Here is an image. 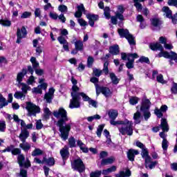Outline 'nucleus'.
<instances>
[{
	"mask_svg": "<svg viewBox=\"0 0 177 177\" xmlns=\"http://www.w3.org/2000/svg\"><path fill=\"white\" fill-rule=\"evenodd\" d=\"M44 164H47L48 167H52L55 165V158H49L48 159L46 158Z\"/></svg>",
	"mask_w": 177,
	"mask_h": 177,
	"instance_id": "49530a36",
	"label": "nucleus"
},
{
	"mask_svg": "<svg viewBox=\"0 0 177 177\" xmlns=\"http://www.w3.org/2000/svg\"><path fill=\"white\" fill-rule=\"evenodd\" d=\"M27 35V30L26 27L22 26V28H18L17 30V44H20L23 38H26Z\"/></svg>",
	"mask_w": 177,
	"mask_h": 177,
	"instance_id": "f8f14e48",
	"label": "nucleus"
},
{
	"mask_svg": "<svg viewBox=\"0 0 177 177\" xmlns=\"http://www.w3.org/2000/svg\"><path fill=\"white\" fill-rule=\"evenodd\" d=\"M136 19L137 21H139V23H140V28H145L146 27V22H145V19L143 18V16L139 15L137 16Z\"/></svg>",
	"mask_w": 177,
	"mask_h": 177,
	"instance_id": "2f4dec72",
	"label": "nucleus"
},
{
	"mask_svg": "<svg viewBox=\"0 0 177 177\" xmlns=\"http://www.w3.org/2000/svg\"><path fill=\"white\" fill-rule=\"evenodd\" d=\"M102 71L97 68L93 69V74L95 77H99L100 75H102Z\"/></svg>",
	"mask_w": 177,
	"mask_h": 177,
	"instance_id": "69168bd1",
	"label": "nucleus"
},
{
	"mask_svg": "<svg viewBox=\"0 0 177 177\" xmlns=\"http://www.w3.org/2000/svg\"><path fill=\"white\" fill-rule=\"evenodd\" d=\"M44 128V124H42V121L41 120H37L36 122V129L39 130Z\"/></svg>",
	"mask_w": 177,
	"mask_h": 177,
	"instance_id": "4d7b16f0",
	"label": "nucleus"
},
{
	"mask_svg": "<svg viewBox=\"0 0 177 177\" xmlns=\"http://www.w3.org/2000/svg\"><path fill=\"white\" fill-rule=\"evenodd\" d=\"M26 109L28 111V117H32V115L35 117L37 114L41 113V109L39 108V106L35 105V104L30 102H26Z\"/></svg>",
	"mask_w": 177,
	"mask_h": 177,
	"instance_id": "39448f33",
	"label": "nucleus"
},
{
	"mask_svg": "<svg viewBox=\"0 0 177 177\" xmlns=\"http://www.w3.org/2000/svg\"><path fill=\"white\" fill-rule=\"evenodd\" d=\"M19 85H21L22 86L21 89L23 93L27 94V91H30L29 86L24 83H21V84H19Z\"/></svg>",
	"mask_w": 177,
	"mask_h": 177,
	"instance_id": "09e8293b",
	"label": "nucleus"
},
{
	"mask_svg": "<svg viewBox=\"0 0 177 177\" xmlns=\"http://www.w3.org/2000/svg\"><path fill=\"white\" fill-rule=\"evenodd\" d=\"M123 122L124 123L121 124L122 126L118 127L119 132L123 136L128 135V136H132L133 133L132 122L125 120Z\"/></svg>",
	"mask_w": 177,
	"mask_h": 177,
	"instance_id": "20e7f679",
	"label": "nucleus"
},
{
	"mask_svg": "<svg viewBox=\"0 0 177 177\" xmlns=\"http://www.w3.org/2000/svg\"><path fill=\"white\" fill-rule=\"evenodd\" d=\"M124 12H125V8H124V6L120 5L118 6V10L115 12V15L120 21H124Z\"/></svg>",
	"mask_w": 177,
	"mask_h": 177,
	"instance_id": "4468645a",
	"label": "nucleus"
},
{
	"mask_svg": "<svg viewBox=\"0 0 177 177\" xmlns=\"http://www.w3.org/2000/svg\"><path fill=\"white\" fill-rule=\"evenodd\" d=\"M12 154H13V156H17L18 154L17 161L20 168H23V167H24V168H29V167H31L30 160L27 159L26 161L24 162L26 157L21 153V149L19 148L12 149Z\"/></svg>",
	"mask_w": 177,
	"mask_h": 177,
	"instance_id": "7ed1b4c3",
	"label": "nucleus"
},
{
	"mask_svg": "<svg viewBox=\"0 0 177 177\" xmlns=\"http://www.w3.org/2000/svg\"><path fill=\"white\" fill-rule=\"evenodd\" d=\"M75 48L76 50H82L84 49V43L81 40H77L75 42Z\"/></svg>",
	"mask_w": 177,
	"mask_h": 177,
	"instance_id": "c9c22d12",
	"label": "nucleus"
},
{
	"mask_svg": "<svg viewBox=\"0 0 177 177\" xmlns=\"http://www.w3.org/2000/svg\"><path fill=\"white\" fill-rule=\"evenodd\" d=\"M138 62L140 63H147L149 64L150 63V60L149 59V58L146 57H141L139 59Z\"/></svg>",
	"mask_w": 177,
	"mask_h": 177,
	"instance_id": "13d9d810",
	"label": "nucleus"
},
{
	"mask_svg": "<svg viewBox=\"0 0 177 177\" xmlns=\"http://www.w3.org/2000/svg\"><path fill=\"white\" fill-rule=\"evenodd\" d=\"M27 74V70L23 69L21 72L17 74V81L19 82V84H21V81H23V78L24 77V75Z\"/></svg>",
	"mask_w": 177,
	"mask_h": 177,
	"instance_id": "cd10ccee",
	"label": "nucleus"
},
{
	"mask_svg": "<svg viewBox=\"0 0 177 177\" xmlns=\"http://www.w3.org/2000/svg\"><path fill=\"white\" fill-rule=\"evenodd\" d=\"M141 156L142 158L145 159V162H149V161L151 160V157L149 156V151L147 150V148L142 149Z\"/></svg>",
	"mask_w": 177,
	"mask_h": 177,
	"instance_id": "6ab92c4d",
	"label": "nucleus"
},
{
	"mask_svg": "<svg viewBox=\"0 0 177 177\" xmlns=\"http://www.w3.org/2000/svg\"><path fill=\"white\" fill-rule=\"evenodd\" d=\"M77 8V11L75 12V17L80 19L82 16V12H85V7H84V4H80Z\"/></svg>",
	"mask_w": 177,
	"mask_h": 177,
	"instance_id": "a211bd4d",
	"label": "nucleus"
},
{
	"mask_svg": "<svg viewBox=\"0 0 177 177\" xmlns=\"http://www.w3.org/2000/svg\"><path fill=\"white\" fill-rule=\"evenodd\" d=\"M60 154L63 158V160H67L68 158V147L67 146H65L63 149L60 150Z\"/></svg>",
	"mask_w": 177,
	"mask_h": 177,
	"instance_id": "b1692460",
	"label": "nucleus"
},
{
	"mask_svg": "<svg viewBox=\"0 0 177 177\" xmlns=\"http://www.w3.org/2000/svg\"><path fill=\"white\" fill-rule=\"evenodd\" d=\"M19 147L22 149L24 151H28V150L31 149V145H30L28 142H26L25 141L24 142L19 144Z\"/></svg>",
	"mask_w": 177,
	"mask_h": 177,
	"instance_id": "7c9ffc66",
	"label": "nucleus"
},
{
	"mask_svg": "<svg viewBox=\"0 0 177 177\" xmlns=\"http://www.w3.org/2000/svg\"><path fill=\"white\" fill-rule=\"evenodd\" d=\"M162 12H164V15H165L166 17H167L168 19H171V17H172V11L169 10L168 7H163Z\"/></svg>",
	"mask_w": 177,
	"mask_h": 177,
	"instance_id": "f704fd0d",
	"label": "nucleus"
},
{
	"mask_svg": "<svg viewBox=\"0 0 177 177\" xmlns=\"http://www.w3.org/2000/svg\"><path fill=\"white\" fill-rule=\"evenodd\" d=\"M146 0H133L134 6L136 8L138 12H142V9H143V6L140 3V2H145Z\"/></svg>",
	"mask_w": 177,
	"mask_h": 177,
	"instance_id": "bb28decb",
	"label": "nucleus"
},
{
	"mask_svg": "<svg viewBox=\"0 0 177 177\" xmlns=\"http://www.w3.org/2000/svg\"><path fill=\"white\" fill-rule=\"evenodd\" d=\"M162 147L163 150H167L168 149V140H163L162 142Z\"/></svg>",
	"mask_w": 177,
	"mask_h": 177,
	"instance_id": "e2e57ef3",
	"label": "nucleus"
},
{
	"mask_svg": "<svg viewBox=\"0 0 177 177\" xmlns=\"http://www.w3.org/2000/svg\"><path fill=\"white\" fill-rule=\"evenodd\" d=\"M95 89L97 96H99L100 93H102V95L105 97H109V96H111V91H110V88L107 87H100L99 86H96Z\"/></svg>",
	"mask_w": 177,
	"mask_h": 177,
	"instance_id": "9b49d317",
	"label": "nucleus"
},
{
	"mask_svg": "<svg viewBox=\"0 0 177 177\" xmlns=\"http://www.w3.org/2000/svg\"><path fill=\"white\" fill-rule=\"evenodd\" d=\"M150 100H143L142 106L140 107V110L143 113L144 118L146 120H147V119L151 115V113H150V111H149V109H150Z\"/></svg>",
	"mask_w": 177,
	"mask_h": 177,
	"instance_id": "1a4fd4ad",
	"label": "nucleus"
},
{
	"mask_svg": "<svg viewBox=\"0 0 177 177\" xmlns=\"http://www.w3.org/2000/svg\"><path fill=\"white\" fill-rule=\"evenodd\" d=\"M110 78L113 84H114L115 85H117V84L120 82V80L118 79V77H117V76H115V74L113 73H110Z\"/></svg>",
	"mask_w": 177,
	"mask_h": 177,
	"instance_id": "37998d69",
	"label": "nucleus"
},
{
	"mask_svg": "<svg viewBox=\"0 0 177 177\" xmlns=\"http://www.w3.org/2000/svg\"><path fill=\"white\" fill-rule=\"evenodd\" d=\"M53 115L55 118H59L57 125L59 128L60 137L63 140H67L68 139V133L71 131V125H73V123H68L64 126V122H67L69 120L68 116H67V111L64 108H59V110L53 112Z\"/></svg>",
	"mask_w": 177,
	"mask_h": 177,
	"instance_id": "f257e3e1",
	"label": "nucleus"
},
{
	"mask_svg": "<svg viewBox=\"0 0 177 177\" xmlns=\"http://www.w3.org/2000/svg\"><path fill=\"white\" fill-rule=\"evenodd\" d=\"M168 110V106L167 105H162L160 109L156 108L154 110V114L157 115L158 118H161L163 114L162 113H165Z\"/></svg>",
	"mask_w": 177,
	"mask_h": 177,
	"instance_id": "2eb2a0df",
	"label": "nucleus"
},
{
	"mask_svg": "<svg viewBox=\"0 0 177 177\" xmlns=\"http://www.w3.org/2000/svg\"><path fill=\"white\" fill-rule=\"evenodd\" d=\"M171 92L172 93L176 94L177 93V84L173 83V86H171Z\"/></svg>",
	"mask_w": 177,
	"mask_h": 177,
	"instance_id": "774afa93",
	"label": "nucleus"
},
{
	"mask_svg": "<svg viewBox=\"0 0 177 177\" xmlns=\"http://www.w3.org/2000/svg\"><path fill=\"white\" fill-rule=\"evenodd\" d=\"M14 97H15V99H21L22 100H24V98L26 97V95H24V93L23 92L17 91L14 94Z\"/></svg>",
	"mask_w": 177,
	"mask_h": 177,
	"instance_id": "79ce46f5",
	"label": "nucleus"
},
{
	"mask_svg": "<svg viewBox=\"0 0 177 177\" xmlns=\"http://www.w3.org/2000/svg\"><path fill=\"white\" fill-rule=\"evenodd\" d=\"M117 171V166H112L106 169L102 170V175H109L111 172H115Z\"/></svg>",
	"mask_w": 177,
	"mask_h": 177,
	"instance_id": "c756f323",
	"label": "nucleus"
},
{
	"mask_svg": "<svg viewBox=\"0 0 177 177\" xmlns=\"http://www.w3.org/2000/svg\"><path fill=\"white\" fill-rule=\"evenodd\" d=\"M109 53H111V55H117L120 53V47L118 45H114L109 48Z\"/></svg>",
	"mask_w": 177,
	"mask_h": 177,
	"instance_id": "a878e982",
	"label": "nucleus"
},
{
	"mask_svg": "<svg viewBox=\"0 0 177 177\" xmlns=\"http://www.w3.org/2000/svg\"><path fill=\"white\" fill-rule=\"evenodd\" d=\"M157 165V162H152L151 161V158L148 162H145V167L146 168H149V169H153L154 167Z\"/></svg>",
	"mask_w": 177,
	"mask_h": 177,
	"instance_id": "58836bf2",
	"label": "nucleus"
},
{
	"mask_svg": "<svg viewBox=\"0 0 177 177\" xmlns=\"http://www.w3.org/2000/svg\"><path fill=\"white\" fill-rule=\"evenodd\" d=\"M104 15L106 19H107L108 20L110 19V18L111 17L110 15V8L105 7V8H104Z\"/></svg>",
	"mask_w": 177,
	"mask_h": 177,
	"instance_id": "3c124183",
	"label": "nucleus"
},
{
	"mask_svg": "<svg viewBox=\"0 0 177 177\" xmlns=\"http://www.w3.org/2000/svg\"><path fill=\"white\" fill-rule=\"evenodd\" d=\"M104 128V124L98 126V128L97 129V132H96V134L98 136V138H100V136H102V132H103Z\"/></svg>",
	"mask_w": 177,
	"mask_h": 177,
	"instance_id": "603ef678",
	"label": "nucleus"
},
{
	"mask_svg": "<svg viewBox=\"0 0 177 177\" xmlns=\"http://www.w3.org/2000/svg\"><path fill=\"white\" fill-rule=\"evenodd\" d=\"M55 93V88H50L48 93H46L44 95V99L47 103H52V99H53V94Z\"/></svg>",
	"mask_w": 177,
	"mask_h": 177,
	"instance_id": "f3484780",
	"label": "nucleus"
},
{
	"mask_svg": "<svg viewBox=\"0 0 177 177\" xmlns=\"http://www.w3.org/2000/svg\"><path fill=\"white\" fill-rule=\"evenodd\" d=\"M102 174V171H93L90 174V177H99Z\"/></svg>",
	"mask_w": 177,
	"mask_h": 177,
	"instance_id": "680f3d73",
	"label": "nucleus"
},
{
	"mask_svg": "<svg viewBox=\"0 0 177 177\" xmlns=\"http://www.w3.org/2000/svg\"><path fill=\"white\" fill-rule=\"evenodd\" d=\"M44 154V151L39 148H35L32 152V157H38V156H42Z\"/></svg>",
	"mask_w": 177,
	"mask_h": 177,
	"instance_id": "4c0bfd02",
	"label": "nucleus"
},
{
	"mask_svg": "<svg viewBox=\"0 0 177 177\" xmlns=\"http://www.w3.org/2000/svg\"><path fill=\"white\" fill-rule=\"evenodd\" d=\"M131 173L129 169L126 170V171H120L119 173L115 174V177H129Z\"/></svg>",
	"mask_w": 177,
	"mask_h": 177,
	"instance_id": "393cba45",
	"label": "nucleus"
},
{
	"mask_svg": "<svg viewBox=\"0 0 177 177\" xmlns=\"http://www.w3.org/2000/svg\"><path fill=\"white\" fill-rule=\"evenodd\" d=\"M57 41L59 42L61 45H63L67 42V40L64 37H63V36L58 37Z\"/></svg>",
	"mask_w": 177,
	"mask_h": 177,
	"instance_id": "052dcab7",
	"label": "nucleus"
},
{
	"mask_svg": "<svg viewBox=\"0 0 177 177\" xmlns=\"http://www.w3.org/2000/svg\"><path fill=\"white\" fill-rule=\"evenodd\" d=\"M139 56L136 53L133 54H128L125 53H121V59L122 60H127V62L126 63L127 67H133V63H135V59H138Z\"/></svg>",
	"mask_w": 177,
	"mask_h": 177,
	"instance_id": "423d86ee",
	"label": "nucleus"
},
{
	"mask_svg": "<svg viewBox=\"0 0 177 177\" xmlns=\"http://www.w3.org/2000/svg\"><path fill=\"white\" fill-rule=\"evenodd\" d=\"M72 99L70 101L69 109H79L81 104L80 103V92H71Z\"/></svg>",
	"mask_w": 177,
	"mask_h": 177,
	"instance_id": "6e6552de",
	"label": "nucleus"
},
{
	"mask_svg": "<svg viewBox=\"0 0 177 177\" xmlns=\"http://www.w3.org/2000/svg\"><path fill=\"white\" fill-rule=\"evenodd\" d=\"M139 154V151L133 149H131L127 152V158L129 161H135V156Z\"/></svg>",
	"mask_w": 177,
	"mask_h": 177,
	"instance_id": "dca6fc26",
	"label": "nucleus"
},
{
	"mask_svg": "<svg viewBox=\"0 0 177 177\" xmlns=\"http://www.w3.org/2000/svg\"><path fill=\"white\" fill-rule=\"evenodd\" d=\"M119 35L121 38H125L127 39L129 45H135V38L131 34L127 29L120 28L118 30Z\"/></svg>",
	"mask_w": 177,
	"mask_h": 177,
	"instance_id": "0eeeda50",
	"label": "nucleus"
},
{
	"mask_svg": "<svg viewBox=\"0 0 177 177\" xmlns=\"http://www.w3.org/2000/svg\"><path fill=\"white\" fill-rule=\"evenodd\" d=\"M39 88L40 89H43L44 91H46V88H48V83L45 82V79L44 78H39Z\"/></svg>",
	"mask_w": 177,
	"mask_h": 177,
	"instance_id": "c85d7f7f",
	"label": "nucleus"
},
{
	"mask_svg": "<svg viewBox=\"0 0 177 177\" xmlns=\"http://www.w3.org/2000/svg\"><path fill=\"white\" fill-rule=\"evenodd\" d=\"M160 127L163 132H168V131H169V126L168 125V122H167V119L165 118H162Z\"/></svg>",
	"mask_w": 177,
	"mask_h": 177,
	"instance_id": "aec40b11",
	"label": "nucleus"
},
{
	"mask_svg": "<svg viewBox=\"0 0 177 177\" xmlns=\"http://www.w3.org/2000/svg\"><path fill=\"white\" fill-rule=\"evenodd\" d=\"M50 114L52 113L50 112V110H49V108H44V116L43 118L44 120H49V117H50Z\"/></svg>",
	"mask_w": 177,
	"mask_h": 177,
	"instance_id": "ea45409f",
	"label": "nucleus"
},
{
	"mask_svg": "<svg viewBox=\"0 0 177 177\" xmlns=\"http://www.w3.org/2000/svg\"><path fill=\"white\" fill-rule=\"evenodd\" d=\"M58 10H59V12H61V13H66V12H67V10H68V8H67L66 6L60 5L58 7Z\"/></svg>",
	"mask_w": 177,
	"mask_h": 177,
	"instance_id": "5fc2aeb1",
	"label": "nucleus"
},
{
	"mask_svg": "<svg viewBox=\"0 0 177 177\" xmlns=\"http://www.w3.org/2000/svg\"><path fill=\"white\" fill-rule=\"evenodd\" d=\"M71 82L73 84L72 86V92H80V88L77 87V80H75L74 77L71 78Z\"/></svg>",
	"mask_w": 177,
	"mask_h": 177,
	"instance_id": "473e14b6",
	"label": "nucleus"
},
{
	"mask_svg": "<svg viewBox=\"0 0 177 177\" xmlns=\"http://www.w3.org/2000/svg\"><path fill=\"white\" fill-rule=\"evenodd\" d=\"M77 145L80 147V149L82 151L83 153H88V148L85 147V144L82 142L81 140H77Z\"/></svg>",
	"mask_w": 177,
	"mask_h": 177,
	"instance_id": "72a5a7b5",
	"label": "nucleus"
},
{
	"mask_svg": "<svg viewBox=\"0 0 177 177\" xmlns=\"http://www.w3.org/2000/svg\"><path fill=\"white\" fill-rule=\"evenodd\" d=\"M139 102V98L137 97H131L129 99V103L131 104V106H135V104H138V102Z\"/></svg>",
	"mask_w": 177,
	"mask_h": 177,
	"instance_id": "8fccbe9b",
	"label": "nucleus"
},
{
	"mask_svg": "<svg viewBox=\"0 0 177 177\" xmlns=\"http://www.w3.org/2000/svg\"><path fill=\"white\" fill-rule=\"evenodd\" d=\"M159 84H167V82L164 80V76L162 74H158V71H152V80H156Z\"/></svg>",
	"mask_w": 177,
	"mask_h": 177,
	"instance_id": "ddd939ff",
	"label": "nucleus"
},
{
	"mask_svg": "<svg viewBox=\"0 0 177 177\" xmlns=\"http://www.w3.org/2000/svg\"><path fill=\"white\" fill-rule=\"evenodd\" d=\"M107 114L110 120H115L118 117V111L115 109H110L107 111Z\"/></svg>",
	"mask_w": 177,
	"mask_h": 177,
	"instance_id": "5701e85b",
	"label": "nucleus"
},
{
	"mask_svg": "<svg viewBox=\"0 0 177 177\" xmlns=\"http://www.w3.org/2000/svg\"><path fill=\"white\" fill-rule=\"evenodd\" d=\"M151 50H160V53L158 55L159 57H165V59H169L170 60H174L177 63V54L174 51L169 53L164 50V47L160 43H152L149 45Z\"/></svg>",
	"mask_w": 177,
	"mask_h": 177,
	"instance_id": "f03ea898",
	"label": "nucleus"
},
{
	"mask_svg": "<svg viewBox=\"0 0 177 177\" xmlns=\"http://www.w3.org/2000/svg\"><path fill=\"white\" fill-rule=\"evenodd\" d=\"M133 120L135 124H140V112H139V111L134 113Z\"/></svg>",
	"mask_w": 177,
	"mask_h": 177,
	"instance_id": "a18cd8bd",
	"label": "nucleus"
},
{
	"mask_svg": "<svg viewBox=\"0 0 177 177\" xmlns=\"http://www.w3.org/2000/svg\"><path fill=\"white\" fill-rule=\"evenodd\" d=\"M28 17H31V12H30L26 11L21 15V19H28Z\"/></svg>",
	"mask_w": 177,
	"mask_h": 177,
	"instance_id": "bf43d9fd",
	"label": "nucleus"
},
{
	"mask_svg": "<svg viewBox=\"0 0 177 177\" xmlns=\"http://www.w3.org/2000/svg\"><path fill=\"white\" fill-rule=\"evenodd\" d=\"M72 167L76 171H78L80 174L85 171V165L81 158H78L74 160V162L72 165Z\"/></svg>",
	"mask_w": 177,
	"mask_h": 177,
	"instance_id": "9d476101",
	"label": "nucleus"
},
{
	"mask_svg": "<svg viewBox=\"0 0 177 177\" xmlns=\"http://www.w3.org/2000/svg\"><path fill=\"white\" fill-rule=\"evenodd\" d=\"M68 145L70 147H75V138L74 137H71L68 139Z\"/></svg>",
	"mask_w": 177,
	"mask_h": 177,
	"instance_id": "6e6d98bb",
	"label": "nucleus"
},
{
	"mask_svg": "<svg viewBox=\"0 0 177 177\" xmlns=\"http://www.w3.org/2000/svg\"><path fill=\"white\" fill-rule=\"evenodd\" d=\"M5 106H8V102L2 94H0V109H3Z\"/></svg>",
	"mask_w": 177,
	"mask_h": 177,
	"instance_id": "a19ab883",
	"label": "nucleus"
},
{
	"mask_svg": "<svg viewBox=\"0 0 177 177\" xmlns=\"http://www.w3.org/2000/svg\"><path fill=\"white\" fill-rule=\"evenodd\" d=\"M86 17L88 20H93V21H97V20H99V16L93 14H88Z\"/></svg>",
	"mask_w": 177,
	"mask_h": 177,
	"instance_id": "de8ad7c7",
	"label": "nucleus"
},
{
	"mask_svg": "<svg viewBox=\"0 0 177 177\" xmlns=\"http://www.w3.org/2000/svg\"><path fill=\"white\" fill-rule=\"evenodd\" d=\"M20 176L21 177H27V170L21 168L20 169Z\"/></svg>",
	"mask_w": 177,
	"mask_h": 177,
	"instance_id": "338daca9",
	"label": "nucleus"
},
{
	"mask_svg": "<svg viewBox=\"0 0 177 177\" xmlns=\"http://www.w3.org/2000/svg\"><path fill=\"white\" fill-rule=\"evenodd\" d=\"M151 25L156 28H160V26H161V21L157 18H153L151 20Z\"/></svg>",
	"mask_w": 177,
	"mask_h": 177,
	"instance_id": "e433bc0d",
	"label": "nucleus"
},
{
	"mask_svg": "<svg viewBox=\"0 0 177 177\" xmlns=\"http://www.w3.org/2000/svg\"><path fill=\"white\" fill-rule=\"evenodd\" d=\"M0 24L4 27H10L12 26V21L8 19H0Z\"/></svg>",
	"mask_w": 177,
	"mask_h": 177,
	"instance_id": "c03bdc74",
	"label": "nucleus"
},
{
	"mask_svg": "<svg viewBox=\"0 0 177 177\" xmlns=\"http://www.w3.org/2000/svg\"><path fill=\"white\" fill-rule=\"evenodd\" d=\"M114 161H115V158H114V156H111L108 158H103L101 164L102 165H110V164H113Z\"/></svg>",
	"mask_w": 177,
	"mask_h": 177,
	"instance_id": "4be33fe9",
	"label": "nucleus"
},
{
	"mask_svg": "<svg viewBox=\"0 0 177 177\" xmlns=\"http://www.w3.org/2000/svg\"><path fill=\"white\" fill-rule=\"evenodd\" d=\"M111 125H121L122 124H124V121L122 120H118L115 121V119H111L110 120Z\"/></svg>",
	"mask_w": 177,
	"mask_h": 177,
	"instance_id": "864d4df0",
	"label": "nucleus"
},
{
	"mask_svg": "<svg viewBox=\"0 0 177 177\" xmlns=\"http://www.w3.org/2000/svg\"><path fill=\"white\" fill-rule=\"evenodd\" d=\"M30 136V133L27 129L22 130L21 133H20L19 138L22 142H26V140Z\"/></svg>",
	"mask_w": 177,
	"mask_h": 177,
	"instance_id": "412c9836",
	"label": "nucleus"
},
{
	"mask_svg": "<svg viewBox=\"0 0 177 177\" xmlns=\"http://www.w3.org/2000/svg\"><path fill=\"white\" fill-rule=\"evenodd\" d=\"M167 3L169 6H176L177 8V0H169Z\"/></svg>",
	"mask_w": 177,
	"mask_h": 177,
	"instance_id": "0e129e2a",
	"label": "nucleus"
}]
</instances>
